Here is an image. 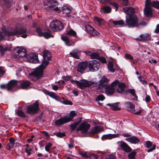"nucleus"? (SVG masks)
<instances>
[{"instance_id": "obj_1", "label": "nucleus", "mask_w": 159, "mask_h": 159, "mask_svg": "<svg viewBox=\"0 0 159 159\" xmlns=\"http://www.w3.org/2000/svg\"><path fill=\"white\" fill-rule=\"evenodd\" d=\"M43 61L42 64L30 73L29 78L33 81H36L41 78L43 76V70L49 63L50 59V55L48 51H44L43 53Z\"/></svg>"}, {"instance_id": "obj_2", "label": "nucleus", "mask_w": 159, "mask_h": 159, "mask_svg": "<svg viewBox=\"0 0 159 159\" xmlns=\"http://www.w3.org/2000/svg\"><path fill=\"white\" fill-rule=\"evenodd\" d=\"M2 32L0 31V41L2 40L5 36L9 37L16 35L19 37L18 35H21V37L23 38H25L27 37L26 34L27 30L25 28H11L8 30L2 28Z\"/></svg>"}, {"instance_id": "obj_3", "label": "nucleus", "mask_w": 159, "mask_h": 159, "mask_svg": "<svg viewBox=\"0 0 159 159\" xmlns=\"http://www.w3.org/2000/svg\"><path fill=\"white\" fill-rule=\"evenodd\" d=\"M126 25L129 28L138 27L139 26L138 20L135 15H132L126 17Z\"/></svg>"}, {"instance_id": "obj_4", "label": "nucleus", "mask_w": 159, "mask_h": 159, "mask_svg": "<svg viewBox=\"0 0 159 159\" xmlns=\"http://www.w3.org/2000/svg\"><path fill=\"white\" fill-rule=\"evenodd\" d=\"M58 3L56 0H49L44 2V6L47 10H54L55 11H58L60 9L58 7H56L58 6Z\"/></svg>"}, {"instance_id": "obj_5", "label": "nucleus", "mask_w": 159, "mask_h": 159, "mask_svg": "<svg viewBox=\"0 0 159 159\" xmlns=\"http://www.w3.org/2000/svg\"><path fill=\"white\" fill-rule=\"evenodd\" d=\"M49 26L54 32L61 31L64 28V26L62 23L57 20L51 21L50 23Z\"/></svg>"}, {"instance_id": "obj_6", "label": "nucleus", "mask_w": 159, "mask_h": 159, "mask_svg": "<svg viewBox=\"0 0 159 159\" xmlns=\"http://www.w3.org/2000/svg\"><path fill=\"white\" fill-rule=\"evenodd\" d=\"M39 102L38 101L32 105L27 106L26 107V112L29 114L34 115L39 110Z\"/></svg>"}, {"instance_id": "obj_7", "label": "nucleus", "mask_w": 159, "mask_h": 159, "mask_svg": "<svg viewBox=\"0 0 159 159\" xmlns=\"http://www.w3.org/2000/svg\"><path fill=\"white\" fill-rule=\"evenodd\" d=\"M119 83V81L116 80L111 84V85L107 86L105 88L106 93L108 95H111L114 92L115 89V86Z\"/></svg>"}, {"instance_id": "obj_8", "label": "nucleus", "mask_w": 159, "mask_h": 159, "mask_svg": "<svg viewBox=\"0 0 159 159\" xmlns=\"http://www.w3.org/2000/svg\"><path fill=\"white\" fill-rule=\"evenodd\" d=\"M90 126V125L87 122L82 123L76 129V131L77 132L80 131L83 134L87 133Z\"/></svg>"}, {"instance_id": "obj_9", "label": "nucleus", "mask_w": 159, "mask_h": 159, "mask_svg": "<svg viewBox=\"0 0 159 159\" xmlns=\"http://www.w3.org/2000/svg\"><path fill=\"white\" fill-rule=\"evenodd\" d=\"M99 63L98 61L95 60L90 61L88 65L89 70L92 72L98 71L99 68Z\"/></svg>"}, {"instance_id": "obj_10", "label": "nucleus", "mask_w": 159, "mask_h": 159, "mask_svg": "<svg viewBox=\"0 0 159 159\" xmlns=\"http://www.w3.org/2000/svg\"><path fill=\"white\" fill-rule=\"evenodd\" d=\"M26 49L22 48L17 47L14 51L15 55L18 56L20 58L25 57L26 55Z\"/></svg>"}, {"instance_id": "obj_11", "label": "nucleus", "mask_w": 159, "mask_h": 159, "mask_svg": "<svg viewBox=\"0 0 159 159\" xmlns=\"http://www.w3.org/2000/svg\"><path fill=\"white\" fill-rule=\"evenodd\" d=\"M85 29L88 34L92 36L98 35L99 33L90 25L86 26Z\"/></svg>"}, {"instance_id": "obj_12", "label": "nucleus", "mask_w": 159, "mask_h": 159, "mask_svg": "<svg viewBox=\"0 0 159 159\" xmlns=\"http://www.w3.org/2000/svg\"><path fill=\"white\" fill-rule=\"evenodd\" d=\"M26 58L30 62L33 63H37L39 62L38 55L36 54L30 53L27 56Z\"/></svg>"}, {"instance_id": "obj_13", "label": "nucleus", "mask_w": 159, "mask_h": 159, "mask_svg": "<svg viewBox=\"0 0 159 159\" xmlns=\"http://www.w3.org/2000/svg\"><path fill=\"white\" fill-rule=\"evenodd\" d=\"M88 66V63L87 61H82L80 62L78 66L77 71L83 73L87 68Z\"/></svg>"}, {"instance_id": "obj_14", "label": "nucleus", "mask_w": 159, "mask_h": 159, "mask_svg": "<svg viewBox=\"0 0 159 159\" xmlns=\"http://www.w3.org/2000/svg\"><path fill=\"white\" fill-rule=\"evenodd\" d=\"M92 83L86 80H83L80 81H79L78 86L81 89H83L86 87H89L92 85Z\"/></svg>"}, {"instance_id": "obj_15", "label": "nucleus", "mask_w": 159, "mask_h": 159, "mask_svg": "<svg viewBox=\"0 0 159 159\" xmlns=\"http://www.w3.org/2000/svg\"><path fill=\"white\" fill-rule=\"evenodd\" d=\"M117 143L122 149L125 152H129L132 150L130 147L126 143L124 142H118Z\"/></svg>"}, {"instance_id": "obj_16", "label": "nucleus", "mask_w": 159, "mask_h": 159, "mask_svg": "<svg viewBox=\"0 0 159 159\" xmlns=\"http://www.w3.org/2000/svg\"><path fill=\"white\" fill-rule=\"evenodd\" d=\"M108 80L105 77L103 76L100 80L99 84L97 87L98 89H102L108 84Z\"/></svg>"}, {"instance_id": "obj_17", "label": "nucleus", "mask_w": 159, "mask_h": 159, "mask_svg": "<svg viewBox=\"0 0 159 159\" xmlns=\"http://www.w3.org/2000/svg\"><path fill=\"white\" fill-rule=\"evenodd\" d=\"M143 11L144 15L146 16L147 17L152 16L153 14V10L151 7H145Z\"/></svg>"}, {"instance_id": "obj_18", "label": "nucleus", "mask_w": 159, "mask_h": 159, "mask_svg": "<svg viewBox=\"0 0 159 159\" xmlns=\"http://www.w3.org/2000/svg\"><path fill=\"white\" fill-rule=\"evenodd\" d=\"M124 12L127 15L126 16H129L132 15H135L134 14V9L131 7H126L123 8Z\"/></svg>"}, {"instance_id": "obj_19", "label": "nucleus", "mask_w": 159, "mask_h": 159, "mask_svg": "<svg viewBox=\"0 0 159 159\" xmlns=\"http://www.w3.org/2000/svg\"><path fill=\"white\" fill-rule=\"evenodd\" d=\"M118 92L122 93H125L126 92V86L124 83H121L118 84V88L117 89Z\"/></svg>"}, {"instance_id": "obj_20", "label": "nucleus", "mask_w": 159, "mask_h": 159, "mask_svg": "<svg viewBox=\"0 0 159 159\" xmlns=\"http://www.w3.org/2000/svg\"><path fill=\"white\" fill-rule=\"evenodd\" d=\"M103 128L100 126H97L91 129L90 134H97L100 132L103 129Z\"/></svg>"}, {"instance_id": "obj_21", "label": "nucleus", "mask_w": 159, "mask_h": 159, "mask_svg": "<svg viewBox=\"0 0 159 159\" xmlns=\"http://www.w3.org/2000/svg\"><path fill=\"white\" fill-rule=\"evenodd\" d=\"M68 120L66 117L61 118L58 120H57L55 121V124L57 126H59L67 122H68Z\"/></svg>"}, {"instance_id": "obj_22", "label": "nucleus", "mask_w": 159, "mask_h": 159, "mask_svg": "<svg viewBox=\"0 0 159 159\" xmlns=\"http://www.w3.org/2000/svg\"><path fill=\"white\" fill-rule=\"evenodd\" d=\"M17 84V81L15 80H12L9 81L7 84V90L10 91L15 87Z\"/></svg>"}, {"instance_id": "obj_23", "label": "nucleus", "mask_w": 159, "mask_h": 159, "mask_svg": "<svg viewBox=\"0 0 159 159\" xmlns=\"http://www.w3.org/2000/svg\"><path fill=\"white\" fill-rule=\"evenodd\" d=\"M70 55L72 57L76 59H79L80 55V51L78 49L74 50L70 53Z\"/></svg>"}, {"instance_id": "obj_24", "label": "nucleus", "mask_w": 159, "mask_h": 159, "mask_svg": "<svg viewBox=\"0 0 159 159\" xmlns=\"http://www.w3.org/2000/svg\"><path fill=\"white\" fill-rule=\"evenodd\" d=\"M84 52L87 55L90 56V57L92 59H98L99 58V54L97 52H92L89 51H84Z\"/></svg>"}, {"instance_id": "obj_25", "label": "nucleus", "mask_w": 159, "mask_h": 159, "mask_svg": "<svg viewBox=\"0 0 159 159\" xmlns=\"http://www.w3.org/2000/svg\"><path fill=\"white\" fill-rule=\"evenodd\" d=\"M137 39L139 41L150 40L151 39L150 35L148 34L141 35Z\"/></svg>"}, {"instance_id": "obj_26", "label": "nucleus", "mask_w": 159, "mask_h": 159, "mask_svg": "<svg viewBox=\"0 0 159 159\" xmlns=\"http://www.w3.org/2000/svg\"><path fill=\"white\" fill-rule=\"evenodd\" d=\"M125 140L132 143L135 144L138 143L139 141V139L134 136L126 138Z\"/></svg>"}, {"instance_id": "obj_27", "label": "nucleus", "mask_w": 159, "mask_h": 159, "mask_svg": "<svg viewBox=\"0 0 159 159\" xmlns=\"http://www.w3.org/2000/svg\"><path fill=\"white\" fill-rule=\"evenodd\" d=\"M81 118L77 119L74 123L71 124L70 125V126L71 127L72 131L74 130L76 128L77 126L81 123Z\"/></svg>"}, {"instance_id": "obj_28", "label": "nucleus", "mask_w": 159, "mask_h": 159, "mask_svg": "<svg viewBox=\"0 0 159 159\" xmlns=\"http://www.w3.org/2000/svg\"><path fill=\"white\" fill-rule=\"evenodd\" d=\"M126 107L127 110L131 112H134L135 111V106L130 102H126L125 103Z\"/></svg>"}, {"instance_id": "obj_29", "label": "nucleus", "mask_w": 159, "mask_h": 159, "mask_svg": "<svg viewBox=\"0 0 159 159\" xmlns=\"http://www.w3.org/2000/svg\"><path fill=\"white\" fill-rule=\"evenodd\" d=\"M15 140L12 138L9 139V143L7 145V149L8 150H10L14 146Z\"/></svg>"}, {"instance_id": "obj_30", "label": "nucleus", "mask_w": 159, "mask_h": 159, "mask_svg": "<svg viewBox=\"0 0 159 159\" xmlns=\"http://www.w3.org/2000/svg\"><path fill=\"white\" fill-rule=\"evenodd\" d=\"M112 23L115 25H119L120 26H126V24L124 20H113L112 21Z\"/></svg>"}, {"instance_id": "obj_31", "label": "nucleus", "mask_w": 159, "mask_h": 159, "mask_svg": "<svg viewBox=\"0 0 159 159\" xmlns=\"http://www.w3.org/2000/svg\"><path fill=\"white\" fill-rule=\"evenodd\" d=\"M118 102H116L112 104L108 103L107 105L108 106L110 107V108L113 111H116L120 110V108L118 107Z\"/></svg>"}, {"instance_id": "obj_32", "label": "nucleus", "mask_w": 159, "mask_h": 159, "mask_svg": "<svg viewBox=\"0 0 159 159\" xmlns=\"http://www.w3.org/2000/svg\"><path fill=\"white\" fill-rule=\"evenodd\" d=\"M116 136L115 134H104L102 137L103 139H111L116 137Z\"/></svg>"}, {"instance_id": "obj_33", "label": "nucleus", "mask_w": 159, "mask_h": 159, "mask_svg": "<svg viewBox=\"0 0 159 159\" xmlns=\"http://www.w3.org/2000/svg\"><path fill=\"white\" fill-rule=\"evenodd\" d=\"M62 10L63 14H67L71 12V9L66 6H64L62 8Z\"/></svg>"}, {"instance_id": "obj_34", "label": "nucleus", "mask_w": 159, "mask_h": 159, "mask_svg": "<svg viewBox=\"0 0 159 159\" xmlns=\"http://www.w3.org/2000/svg\"><path fill=\"white\" fill-rule=\"evenodd\" d=\"M51 31L49 30H47L46 32L43 33L42 36L46 39H48L51 37H53L54 36L50 34Z\"/></svg>"}, {"instance_id": "obj_35", "label": "nucleus", "mask_w": 159, "mask_h": 159, "mask_svg": "<svg viewBox=\"0 0 159 159\" xmlns=\"http://www.w3.org/2000/svg\"><path fill=\"white\" fill-rule=\"evenodd\" d=\"M70 116H69L68 117H66L68 122L72 120L74 117L77 115V114L75 113V111H71L70 112Z\"/></svg>"}, {"instance_id": "obj_36", "label": "nucleus", "mask_w": 159, "mask_h": 159, "mask_svg": "<svg viewBox=\"0 0 159 159\" xmlns=\"http://www.w3.org/2000/svg\"><path fill=\"white\" fill-rule=\"evenodd\" d=\"M61 39L65 42L66 45L68 46L71 45V44L70 43V40L67 36H62L61 37Z\"/></svg>"}, {"instance_id": "obj_37", "label": "nucleus", "mask_w": 159, "mask_h": 159, "mask_svg": "<svg viewBox=\"0 0 159 159\" xmlns=\"http://www.w3.org/2000/svg\"><path fill=\"white\" fill-rule=\"evenodd\" d=\"M30 84V83L29 81H25L22 82L20 84V87L22 89H25L29 87Z\"/></svg>"}, {"instance_id": "obj_38", "label": "nucleus", "mask_w": 159, "mask_h": 159, "mask_svg": "<svg viewBox=\"0 0 159 159\" xmlns=\"http://www.w3.org/2000/svg\"><path fill=\"white\" fill-rule=\"evenodd\" d=\"M113 64L111 61L108 62L107 68L109 70L112 72H114L115 71V69L113 68Z\"/></svg>"}, {"instance_id": "obj_39", "label": "nucleus", "mask_w": 159, "mask_h": 159, "mask_svg": "<svg viewBox=\"0 0 159 159\" xmlns=\"http://www.w3.org/2000/svg\"><path fill=\"white\" fill-rule=\"evenodd\" d=\"M104 13H109L111 11V8L108 6H106L101 8Z\"/></svg>"}, {"instance_id": "obj_40", "label": "nucleus", "mask_w": 159, "mask_h": 159, "mask_svg": "<svg viewBox=\"0 0 159 159\" xmlns=\"http://www.w3.org/2000/svg\"><path fill=\"white\" fill-rule=\"evenodd\" d=\"M66 34L69 36H73L76 37V33L75 31L72 29H71L66 32Z\"/></svg>"}, {"instance_id": "obj_41", "label": "nucleus", "mask_w": 159, "mask_h": 159, "mask_svg": "<svg viewBox=\"0 0 159 159\" xmlns=\"http://www.w3.org/2000/svg\"><path fill=\"white\" fill-rule=\"evenodd\" d=\"M16 113L20 117L24 118H25L26 117V115L24 112L21 110H17L16 112Z\"/></svg>"}, {"instance_id": "obj_42", "label": "nucleus", "mask_w": 159, "mask_h": 159, "mask_svg": "<svg viewBox=\"0 0 159 159\" xmlns=\"http://www.w3.org/2000/svg\"><path fill=\"white\" fill-rule=\"evenodd\" d=\"M93 19L95 23L97 22L99 25L101 24L103 20L102 19L99 18L97 16H95L93 17Z\"/></svg>"}, {"instance_id": "obj_43", "label": "nucleus", "mask_w": 159, "mask_h": 159, "mask_svg": "<svg viewBox=\"0 0 159 159\" xmlns=\"http://www.w3.org/2000/svg\"><path fill=\"white\" fill-rule=\"evenodd\" d=\"M155 8L159 10V1H152V6Z\"/></svg>"}, {"instance_id": "obj_44", "label": "nucleus", "mask_w": 159, "mask_h": 159, "mask_svg": "<svg viewBox=\"0 0 159 159\" xmlns=\"http://www.w3.org/2000/svg\"><path fill=\"white\" fill-rule=\"evenodd\" d=\"M136 153L135 151H133L129 153L128 154V157L129 159H135Z\"/></svg>"}, {"instance_id": "obj_45", "label": "nucleus", "mask_w": 159, "mask_h": 159, "mask_svg": "<svg viewBox=\"0 0 159 159\" xmlns=\"http://www.w3.org/2000/svg\"><path fill=\"white\" fill-rule=\"evenodd\" d=\"M129 92L131 93L134 97V99L136 100L137 98V97L136 95L135 91L133 89H131L129 90Z\"/></svg>"}, {"instance_id": "obj_46", "label": "nucleus", "mask_w": 159, "mask_h": 159, "mask_svg": "<svg viewBox=\"0 0 159 159\" xmlns=\"http://www.w3.org/2000/svg\"><path fill=\"white\" fill-rule=\"evenodd\" d=\"M3 1L5 4L8 7H10L12 4V0H3Z\"/></svg>"}, {"instance_id": "obj_47", "label": "nucleus", "mask_w": 159, "mask_h": 159, "mask_svg": "<svg viewBox=\"0 0 159 159\" xmlns=\"http://www.w3.org/2000/svg\"><path fill=\"white\" fill-rule=\"evenodd\" d=\"M52 146V145L50 143H48L45 147V150L47 152H50V148Z\"/></svg>"}, {"instance_id": "obj_48", "label": "nucleus", "mask_w": 159, "mask_h": 159, "mask_svg": "<svg viewBox=\"0 0 159 159\" xmlns=\"http://www.w3.org/2000/svg\"><path fill=\"white\" fill-rule=\"evenodd\" d=\"M36 30L39 36H42L44 32H43L41 28H37L36 29Z\"/></svg>"}, {"instance_id": "obj_49", "label": "nucleus", "mask_w": 159, "mask_h": 159, "mask_svg": "<svg viewBox=\"0 0 159 159\" xmlns=\"http://www.w3.org/2000/svg\"><path fill=\"white\" fill-rule=\"evenodd\" d=\"M7 50L6 48H3V47L0 45V52L2 55H3L4 54V52Z\"/></svg>"}, {"instance_id": "obj_50", "label": "nucleus", "mask_w": 159, "mask_h": 159, "mask_svg": "<svg viewBox=\"0 0 159 159\" xmlns=\"http://www.w3.org/2000/svg\"><path fill=\"white\" fill-rule=\"evenodd\" d=\"M152 2L151 0H146L145 2V7H151L152 5Z\"/></svg>"}, {"instance_id": "obj_51", "label": "nucleus", "mask_w": 159, "mask_h": 159, "mask_svg": "<svg viewBox=\"0 0 159 159\" xmlns=\"http://www.w3.org/2000/svg\"><path fill=\"white\" fill-rule=\"evenodd\" d=\"M125 57L127 59H129L130 60H131L133 59V57L131 55L126 53L125 55Z\"/></svg>"}, {"instance_id": "obj_52", "label": "nucleus", "mask_w": 159, "mask_h": 159, "mask_svg": "<svg viewBox=\"0 0 159 159\" xmlns=\"http://www.w3.org/2000/svg\"><path fill=\"white\" fill-rule=\"evenodd\" d=\"M146 148H150L152 146V143L150 141H147L146 143Z\"/></svg>"}, {"instance_id": "obj_53", "label": "nucleus", "mask_w": 159, "mask_h": 159, "mask_svg": "<svg viewBox=\"0 0 159 159\" xmlns=\"http://www.w3.org/2000/svg\"><path fill=\"white\" fill-rule=\"evenodd\" d=\"M105 97L103 95H100L97 97L96 100L98 101H103Z\"/></svg>"}, {"instance_id": "obj_54", "label": "nucleus", "mask_w": 159, "mask_h": 159, "mask_svg": "<svg viewBox=\"0 0 159 159\" xmlns=\"http://www.w3.org/2000/svg\"><path fill=\"white\" fill-rule=\"evenodd\" d=\"M56 135L57 137L61 138L62 137L65 136L66 134L64 133L58 132L56 134Z\"/></svg>"}, {"instance_id": "obj_55", "label": "nucleus", "mask_w": 159, "mask_h": 159, "mask_svg": "<svg viewBox=\"0 0 159 159\" xmlns=\"http://www.w3.org/2000/svg\"><path fill=\"white\" fill-rule=\"evenodd\" d=\"M90 159H98V157L97 155L94 154H92L90 156Z\"/></svg>"}, {"instance_id": "obj_56", "label": "nucleus", "mask_w": 159, "mask_h": 159, "mask_svg": "<svg viewBox=\"0 0 159 159\" xmlns=\"http://www.w3.org/2000/svg\"><path fill=\"white\" fill-rule=\"evenodd\" d=\"M63 103L64 104L66 105H71L72 104V102L68 100H66L64 101L63 102Z\"/></svg>"}, {"instance_id": "obj_57", "label": "nucleus", "mask_w": 159, "mask_h": 159, "mask_svg": "<svg viewBox=\"0 0 159 159\" xmlns=\"http://www.w3.org/2000/svg\"><path fill=\"white\" fill-rule=\"evenodd\" d=\"M156 147V146L155 145H153V147H152V148H151L150 149H148L147 150V152H152L153 150L155 149Z\"/></svg>"}, {"instance_id": "obj_58", "label": "nucleus", "mask_w": 159, "mask_h": 159, "mask_svg": "<svg viewBox=\"0 0 159 159\" xmlns=\"http://www.w3.org/2000/svg\"><path fill=\"white\" fill-rule=\"evenodd\" d=\"M121 3L123 6H126L128 3V0H121Z\"/></svg>"}, {"instance_id": "obj_59", "label": "nucleus", "mask_w": 159, "mask_h": 159, "mask_svg": "<svg viewBox=\"0 0 159 159\" xmlns=\"http://www.w3.org/2000/svg\"><path fill=\"white\" fill-rule=\"evenodd\" d=\"M71 78L70 76H64L62 77V79L64 80H68Z\"/></svg>"}, {"instance_id": "obj_60", "label": "nucleus", "mask_w": 159, "mask_h": 159, "mask_svg": "<svg viewBox=\"0 0 159 159\" xmlns=\"http://www.w3.org/2000/svg\"><path fill=\"white\" fill-rule=\"evenodd\" d=\"M108 159H116V156L112 154L110 155L108 158H107Z\"/></svg>"}, {"instance_id": "obj_61", "label": "nucleus", "mask_w": 159, "mask_h": 159, "mask_svg": "<svg viewBox=\"0 0 159 159\" xmlns=\"http://www.w3.org/2000/svg\"><path fill=\"white\" fill-rule=\"evenodd\" d=\"M151 100V98L149 96L146 95V96L145 98V101L148 102L150 101Z\"/></svg>"}, {"instance_id": "obj_62", "label": "nucleus", "mask_w": 159, "mask_h": 159, "mask_svg": "<svg viewBox=\"0 0 159 159\" xmlns=\"http://www.w3.org/2000/svg\"><path fill=\"white\" fill-rule=\"evenodd\" d=\"M0 87L1 89H7V84H2L0 85Z\"/></svg>"}, {"instance_id": "obj_63", "label": "nucleus", "mask_w": 159, "mask_h": 159, "mask_svg": "<svg viewBox=\"0 0 159 159\" xmlns=\"http://www.w3.org/2000/svg\"><path fill=\"white\" fill-rule=\"evenodd\" d=\"M42 133L44 134V135L46 136L47 138H48L50 137V136L48 134V133L46 131H43L42 132Z\"/></svg>"}, {"instance_id": "obj_64", "label": "nucleus", "mask_w": 159, "mask_h": 159, "mask_svg": "<svg viewBox=\"0 0 159 159\" xmlns=\"http://www.w3.org/2000/svg\"><path fill=\"white\" fill-rule=\"evenodd\" d=\"M155 33H159V24H158L156 26V28L154 31Z\"/></svg>"}]
</instances>
